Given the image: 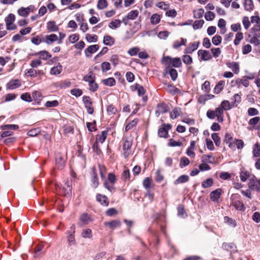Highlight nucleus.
Instances as JSON below:
<instances>
[{"label": "nucleus", "instance_id": "nucleus-24", "mask_svg": "<svg viewBox=\"0 0 260 260\" xmlns=\"http://www.w3.org/2000/svg\"><path fill=\"white\" fill-rule=\"evenodd\" d=\"M92 186L93 188H96L99 185V181H98V178L97 177L96 173L95 172V170L94 168L92 169Z\"/></svg>", "mask_w": 260, "mask_h": 260}, {"label": "nucleus", "instance_id": "nucleus-2", "mask_svg": "<svg viewBox=\"0 0 260 260\" xmlns=\"http://www.w3.org/2000/svg\"><path fill=\"white\" fill-rule=\"evenodd\" d=\"M133 142L132 137L129 136L125 137L122 145L123 154L125 158H127L131 153V147Z\"/></svg>", "mask_w": 260, "mask_h": 260}, {"label": "nucleus", "instance_id": "nucleus-5", "mask_svg": "<svg viewBox=\"0 0 260 260\" xmlns=\"http://www.w3.org/2000/svg\"><path fill=\"white\" fill-rule=\"evenodd\" d=\"M55 186L56 189L59 190V191L64 195L69 194L71 191V186L69 182L66 183L62 188H61L58 184H55Z\"/></svg>", "mask_w": 260, "mask_h": 260}, {"label": "nucleus", "instance_id": "nucleus-19", "mask_svg": "<svg viewBox=\"0 0 260 260\" xmlns=\"http://www.w3.org/2000/svg\"><path fill=\"white\" fill-rule=\"evenodd\" d=\"M21 83L19 80H13L10 81L7 84V87L10 89H14L19 87Z\"/></svg>", "mask_w": 260, "mask_h": 260}, {"label": "nucleus", "instance_id": "nucleus-51", "mask_svg": "<svg viewBox=\"0 0 260 260\" xmlns=\"http://www.w3.org/2000/svg\"><path fill=\"white\" fill-rule=\"evenodd\" d=\"M121 21L118 19L112 21L109 24V27L111 28H116L120 26Z\"/></svg>", "mask_w": 260, "mask_h": 260}, {"label": "nucleus", "instance_id": "nucleus-13", "mask_svg": "<svg viewBox=\"0 0 260 260\" xmlns=\"http://www.w3.org/2000/svg\"><path fill=\"white\" fill-rule=\"evenodd\" d=\"M227 67L230 68L235 74H238L239 73V64L237 62H228L226 63Z\"/></svg>", "mask_w": 260, "mask_h": 260}, {"label": "nucleus", "instance_id": "nucleus-49", "mask_svg": "<svg viewBox=\"0 0 260 260\" xmlns=\"http://www.w3.org/2000/svg\"><path fill=\"white\" fill-rule=\"evenodd\" d=\"M122 179L124 181H129L130 179V173L128 169H125L122 174Z\"/></svg>", "mask_w": 260, "mask_h": 260}, {"label": "nucleus", "instance_id": "nucleus-15", "mask_svg": "<svg viewBox=\"0 0 260 260\" xmlns=\"http://www.w3.org/2000/svg\"><path fill=\"white\" fill-rule=\"evenodd\" d=\"M214 112H215V114L217 117V120L219 122H222L223 121V111L221 108L219 106L214 110Z\"/></svg>", "mask_w": 260, "mask_h": 260}, {"label": "nucleus", "instance_id": "nucleus-34", "mask_svg": "<svg viewBox=\"0 0 260 260\" xmlns=\"http://www.w3.org/2000/svg\"><path fill=\"white\" fill-rule=\"evenodd\" d=\"M138 122V119H135L131 122H128L125 126V131L132 129L134 127L136 126Z\"/></svg>", "mask_w": 260, "mask_h": 260}, {"label": "nucleus", "instance_id": "nucleus-42", "mask_svg": "<svg viewBox=\"0 0 260 260\" xmlns=\"http://www.w3.org/2000/svg\"><path fill=\"white\" fill-rule=\"evenodd\" d=\"M69 236L67 237V241L69 246L74 245L76 244L74 234L68 233Z\"/></svg>", "mask_w": 260, "mask_h": 260}, {"label": "nucleus", "instance_id": "nucleus-9", "mask_svg": "<svg viewBox=\"0 0 260 260\" xmlns=\"http://www.w3.org/2000/svg\"><path fill=\"white\" fill-rule=\"evenodd\" d=\"M200 44V42H194L191 43L189 46L185 49L184 53L190 54L192 53L194 51L197 50L199 47V45Z\"/></svg>", "mask_w": 260, "mask_h": 260}, {"label": "nucleus", "instance_id": "nucleus-6", "mask_svg": "<svg viewBox=\"0 0 260 260\" xmlns=\"http://www.w3.org/2000/svg\"><path fill=\"white\" fill-rule=\"evenodd\" d=\"M58 40V37L55 34H51L46 35L42 39V41L46 43L48 45H51L53 42Z\"/></svg>", "mask_w": 260, "mask_h": 260}, {"label": "nucleus", "instance_id": "nucleus-54", "mask_svg": "<svg viewBox=\"0 0 260 260\" xmlns=\"http://www.w3.org/2000/svg\"><path fill=\"white\" fill-rule=\"evenodd\" d=\"M212 139L214 141L215 145L219 146L220 144V139L217 133H213L212 134Z\"/></svg>", "mask_w": 260, "mask_h": 260}, {"label": "nucleus", "instance_id": "nucleus-18", "mask_svg": "<svg viewBox=\"0 0 260 260\" xmlns=\"http://www.w3.org/2000/svg\"><path fill=\"white\" fill-rule=\"evenodd\" d=\"M62 71V67L58 63L56 66L53 67L50 69V73L52 75H57L60 74Z\"/></svg>", "mask_w": 260, "mask_h": 260}, {"label": "nucleus", "instance_id": "nucleus-38", "mask_svg": "<svg viewBox=\"0 0 260 260\" xmlns=\"http://www.w3.org/2000/svg\"><path fill=\"white\" fill-rule=\"evenodd\" d=\"M213 184V180L212 178H208L204 181L202 183V186L204 188H206L211 187Z\"/></svg>", "mask_w": 260, "mask_h": 260}, {"label": "nucleus", "instance_id": "nucleus-56", "mask_svg": "<svg viewBox=\"0 0 260 260\" xmlns=\"http://www.w3.org/2000/svg\"><path fill=\"white\" fill-rule=\"evenodd\" d=\"M101 68L103 72L104 73L107 72L111 69V66L110 63L108 62H103L101 64Z\"/></svg>", "mask_w": 260, "mask_h": 260}, {"label": "nucleus", "instance_id": "nucleus-37", "mask_svg": "<svg viewBox=\"0 0 260 260\" xmlns=\"http://www.w3.org/2000/svg\"><path fill=\"white\" fill-rule=\"evenodd\" d=\"M250 176V173L248 171L246 170H242L240 173V179L243 182H245L248 177Z\"/></svg>", "mask_w": 260, "mask_h": 260}, {"label": "nucleus", "instance_id": "nucleus-1", "mask_svg": "<svg viewBox=\"0 0 260 260\" xmlns=\"http://www.w3.org/2000/svg\"><path fill=\"white\" fill-rule=\"evenodd\" d=\"M162 62L167 66V68L172 67L179 68L182 65L181 59L179 57L172 58L170 56H166L162 58Z\"/></svg>", "mask_w": 260, "mask_h": 260}, {"label": "nucleus", "instance_id": "nucleus-58", "mask_svg": "<svg viewBox=\"0 0 260 260\" xmlns=\"http://www.w3.org/2000/svg\"><path fill=\"white\" fill-rule=\"evenodd\" d=\"M205 18L207 21L212 20L215 18V14L212 12L208 11L205 13Z\"/></svg>", "mask_w": 260, "mask_h": 260}, {"label": "nucleus", "instance_id": "nucleus-55", "mask_svg": "<svg viewBox=\"0 0 260 260\" xmlns=\"http://www.w3.org/2000/svg\"><path fill=\"white\" fill-rule=\"evenodd\" d=\"M139 51V48L137 47H133L128 50L127 53L131 56H135L138 54Z\"/></svg>", "mask_w": 260, "mask_h": 260}, {"label": "nucleus", "instance_id": "nucleus-7", "mask_svg": "<svg viewBox=\"0 0 260 260\" xmlns=\"http://www.w3.org/2000/svg\"><path fill=\"white\" fill-rule=\"evenodd\" d=\"M198 54L201 60H208L212 58V56L209 51L199 50Z\"/></svg>", "mask_w": 260, "mask_h": 260}, {"label": "nucleus", "instance_id": "nucleus-62", "mask_svg": "<svg viewBox=\"0 0 260 260\" xmlns=\"http://www.w3.org/2000/svg\"><path fill=\"white\" fill-rule=\"evenodd\" d=\"M169 74L171 76L172 80L173 81H175L178 77L177 72L175 69H171L170 70Z\"/></svg>", "mask_w": 260, "mask_h": 260}, {"label": "nucleus", "instance_id": "nucleus-35", "mask_svg": "<svg viewBox=\"0 0 260 260\" xmlns=\"http://www.w3.org/2000/svg\"><path fill=\"white\" fill-rule=\"evenodd\" d=\"M219 107L221 108L223 111H224V110H229L232 108V106L230 102L226 100L222 101Z\"/></svg>", "mask_w": 260, "mask_h": 260}, {"label": "nucleus", "instance_id": "nucleus-31", "mask_svg": "<svg viewBox=\"0 0 260 260\" xmlns=\"http://www.w3.org/2000/svg\"><path fill=\"white\" fill-rule=\"evenodd\" d=\"M37 103H39L42 100V94L40 91H35L32 93V98Z\"/></svg>", "mask_w": 260, "mask_h": 260}, {"label": "nucleus", "instance_id": "nucleus-23", "mask_svg": "<svg viewBox=\"0 0 260 260\" xmlns=\"http://www.w3.org/2000/svg\"><path fill=\"white\" fill-rule=\"evenodd\" d=\"M252 154L255 157H260V144L257 142L253 146Z\"/></svg>", "mask_w": 260, "mask_h": 260}, {"label": "nucleus", "instance_id": "nucleus-27", "mask_svg": "<svg viewBox=\"0 0 260 260\" xmlns=\"http://www.w3.org/2000/svg\"><path fill=\"white\" fill-rule=\"evenodd\" d=\"M245 10L250 11L253 9L254 5L252 0H245L244 3Z\"/></svg>", "mask_w": 260, "mask_h": 260}, {"label": "nucleus", "instance_id": "nucleus-40", "mask_svg": "<svg viewBox=\"0 0 260 260\" xmlns=\"http://www.w3.org/2000/svg\"><path fill=\"white\" fill-rule=\"evenodd\" d=\"M243 39V34L241 32H238L236 35L234 43L235 45H238L241 41Z\"/></svg>", "mask_w": 260, "mask_h": 260}, {"label": "nucleus", "instance_id": "nucleus-59", "mask_svg": "<svg viewBox=\"0 0 260 260\" xmlns=\"http://www.w3.org/2000/svg\"><path fill=\"white\" fill-rule=\"evenodd\" d=\"M71 93L76 97H79L82 95V91L80 89L74 88L71 90Z\"/></svg>", "mask_w": 260, "mask_h": 260}, {"label": "nucleus", "instance_id": "nucleus-48", "mask_svg": "<svg viewBox=\"0 0 260 260\" xmlns=\"http://www.w3.org/2000/svg\"><path fill=\"white\" fill-rule=\"evenodd\" d=\"M82 236L84 238H91L92 237L91 230L89 229L83 230Z\"/></svg>", "mask_w": 260, "mask_h": 260}, {"label": "nucleus", "instance_id": "nucleus-57", "mask_svg": "<svg viewBox=\"0 0 260 260\" xmlns=\"http://www.w3.org/2000/svg\"><path fill=\"white\" fill-rule=\"evenodd\" d=\"M222 38L219 35H215L212 38V41L213 44L215 45H218L221 42Z\"/></svg>", "mask_w": 260, "mask_h": 260}, {"label": "nucleus", "instance_id": "nucleus-11", "mask_svg": "<svg viewBox=\"0 0 260 260\" xmlns=\"http://www.w3.org/2000/svg\"><path fill=\"white\" fill-rule=\"evenodd\" d=\"M222 194V190L218 188L212 191L210 194V198L213 201H217Z\"/></svg>", "mask_w": 260, "mask_h": 260}, {"label": "nucleus", "instance_id": "nucleus-61", "mask_svg": "<svg viewBox=\"0 0 260 260\" xmlns=\"http://www.w3.org/2000/svg\"><path fill=\"white\" fill-rule=\"evenodd\" d=\"M83 80L89 83L91 82V81H93V80H95V77L93 76L92 73H90L89 74L86 75L84 77Z\"/></svg>", "mask_w": 260, "mask_h": 260}, {"label": "nucleus", "instance_id": "nucleus-3", "mask_svg": "<svg viewBox=\"0 0 260 260\" xmlns=\"http://www.w3.org/2000/svg\"><path fill=\"white\" fill-rule=\"evenodd\" d=\"M172 128L170 124H162L161 127L159 128L158 135L160 137L167 138L169 137L168 131Z\"/></svg>", "mask_w": 260, "mask_h": 260}, {"label": "nucleus", "instance_id": "nucleus-53", "mask_svg": "<svg viewBox=\"0 0 260 260\" xmlns=\"http://www.w3.org/2000/svg\"><path fill=\"white\" fill-rule=\"evenodd\" d=\"M204 23L203 20H196L193 24V27L194 29H198L202 27Z\"/></svg>", "mask_w": 260, "mask_h": 260}, {"label": "nucleus", "instance_id": "nucleus-52", "mask_svg": "<svg viewBox=\"0 0 260 260\" xmlns=\"http://www.w3.org/2000/svg\"><path fill=\"white\" fill-rule=\"evenodd\" d=\"M168 145L171 147L181 146L182 143L179 141H176L173 139H170L169 140Z\"/></svg>", "mask_w": 260, "mask_h": 260}, {"label": "nucleus", "instance_id": "nucleus-32", "mask_svg": "<svg viewBox=\"0 0 260 260\" xmlns=\"http://www.w3.org/2000/svg\"><path fill=\"white\" fill-rule=\"evenodd\" d=\"M98 36L96 35H90L86 34L85 35V40L89 43L96 42L98 41Z\"/></svg>", "mask_w": 260, "mask_h": 260}, {"label": "nucleus", "instance_id": "nucleus-22", "mask_svg": "<svg viewBox=\"0 0 260 260\" xmlns=\"http://www.w3.org/2000/svg\"><path fill=\"white\" fill-rule=\"evenodd\" d=\"M47 28L49 31H56L58 30V27L56 24L55 21H50L47 24Z\"/></svg>", "mask_w": 260, "mask_h": 260}, {"label": "nucleus", "instance_id": "nucleus-28", "mask_svg": "<svg viewBox=\"0 0 260 260\" xmlns=\"http://www.w3.org/2000/svg\"><path fill=\"white\" fill-rule=\"evenodd\" d=\"M40 59L47 60L51 57V55L47 51H41L37 53Z\"/></svg>", "mask_w": 260, "mask_h": 260}, {"label": "nucleus", "instance_id": "nucleus-8", "mask_svg": "<svg viewBox=\"0 0 260 260\" xmlns=\"http://www.w3.org/2000/svg\"><path fill=\"white\" fill-rule=\"evenodd\" d=\"M260 121V117L258 116L254 117L251 119H250L248 121V124L251 125V127H248L247 128L249 130H253V129H258L259 126H257L256 124Z\"/></svg>", "mask_w": 260, "mask_h": 260}, {"label": "nucleus", "instance_id": "nucleus-4", "mask_svg": "<svg viewBox=\"0 0 260 260\" xmlns=\"http://www.w3.org/2000/svg\"><path fill=\"white\" fill-rule=\"evenodd\" d=\"M35 7L33 5H30L26 8L21 7L18 10V13L20 16L26 17L30 12H33Z\"/></svg>", "mask_w": 260, "mask_h": 260}, {"label": "nucleus", "instance_id": "nucleus-41", "mask_svg": "<svg viewBox=\"0 0 260 260\" xmlns=\"http://www.w3.org/2000/svg\"><path fill=\"white\" fill-rule=\"evenodd\" d=\"M225 85V81L223 80H220L219 81L218 84L216 85L214 89L215 92L217 93L220 92L223 88Z\"/></svg>", "mask_w": 260, "mask_h": 260}, {"label": "nucleus", "instance_id": "nucleus-10", "mask_svg": "<svg viewBox=\"0 0 260 260\" xmlns=\"http://www.w3.org/2000/svg\"><path fill=\"white\" fill-rule=\"evenodd\" d=\"M99 48L98 45H93L89 46L85 49L84 52L86 56L89 57L91 54L96 52Z\"/></svg>", "mask_w": 260, "mask_h": 260}, {"label": "nucleus", "instance_id": "nucleus-43", "mask_svg": "<svg viewBox=\"0 0 260 260\" xmlns=\"http://www.w3.org/2000/svg\"><path fill=\"white\" fill-rule=\"evenodd\" d=\"M160 16L157 14H153L150 18V21L152 24H156L160 21Z\"/></svg>", "mask_w": 260, "mask_h": 260}, {"label": "nucleus", "instance_id": "nucleus-16", "mask_svg": "<svg viewBox=\"0 0 260 260\" xmlns=\"http://www.w3.org/2000/svg\"><path fill=\"white\" fill-rule=\"evenodd\" d=\"M96 200L100 203L102 205L108 206L109 205V201L106 196L99 193L96 195Z\"/></svg>", "mask_w": 260, "mask_h": 260}, {"label": "nucleus", "instance_id": "nucleus-33", "mask_svg": "<svg viewBox=\"0 0 260 260\" xmlns=\"http://www.w3.org/2000/svg\"><path fill=\"white\" fill-rule=\"evenodd\" d=\"M139 14V12L137 10H132L128 13L126 18L128 19L134 20L138 16Z\"/></svg>", "mask_w": 260, "mask_h": 260}, {"label": "nucleus", "instance_id": "nucleus-47", "mask_svg": "<svg viewBox=\"0 0 260 260\" xmlns=\"http://www.w3.org/2000/svg\"><path fill=\"white\" fill-rule=\"evenodd\" d=\"M180 113V109L175 108L171 111L170 117L172 119H176L179 116Z\"/></svg>", "mask_w": 260, "mask_h": 260}, {"label": "nucleus", "instance_id": "nucleus-30", "mask_svg": "<svg viewBox=\"0 0 260 260\" xmlns=\"http://www.w3.org/2000/svg\"><path fill=\"white\" fill-rule=\"evenodd\" d=\"M186 39L181 38L180 40H176L174 42L173 48L177 49L182 45H185Z\"/></svg>", "mask_w": 260, "mask_h": 260}, {"label": "nucleus", "instance_id": "nucleus-14", "mask_svg": "<svg viewBox=\"0 0 260 260\" xmlns=\"http://www.w3.org/2000/svg\"><path fill=\"white\" fill-rule=\"evenodd\" d=\"M235 85L239 88H241L242 85L247 87L249 86V82L246 79L238 78L235 80Z\"/></svg>", "mask_w": 260, "mask_h": 260}, {"label": "nucleus", "instance_id": "nucleus-50", "mask_svg": "<svg viewBox=\"0 0 260 260\" xmlns=\"http://www.w3.org/2000/svg\"><path fill=\"white\" fill-rule=\"evenodd\" d=\"M189 160L186 157H182L181 158L179 166L181 168L187 166L189 164Z\"/></svg>", "mask_w": 260, "mask_h": 260}, {"label": "nucleus", "instance_id": "nucleus-64", "mask_svg": "<svg viewBox=\"0 0 260 260\" xmlns=\"http://www.w3.org/2000/svg\"><path fill=\"white\" fill-rule=\"evenodd\" d=\"M242 23L245 29H247L250 25V22L249 20V18L247 16L243 17Z\"/></svg>", "mask_w": 260, "mask_h": 260}, {"label": "nucleus", "instance_id": "nucleus-12", "mask_svg": "<svg viewBox=\"0 0 260 260\" xmlns=\"http://www.w3.org/2000/svg\"><path fill=\"white\" fill-rule=\"evenodd\" d=\"M56 164L57 167L61 169L65 165L66 159L64 156H61L60 154H56L55 156Z\"/></svg>", "mask_w": 260, "mask_h": 260}, {"label": "nucleus", "instance_id": "nucleus-39", "mask_svg": "<svg viewBox=\"0 0 260 260\" xmlns=\"http://www.w3.org/2000/svg\"><path fill=\"white\" fill-rule=\"evenodd\" d=\"M15 15L13 14H10L5 19V21L6 22V25H8V24H11V23H14V22L15 21Z\"/></svg>", "mask_w": 260, "mask_h": 260}, {"label": "nucleus", "instance_id": "nucleus-63", "mask_svg": "<svg viewBox=\"0 0 260 260\" xmlns=\"http://www.w3.org/2000/svg\"><path fill=\"white\" fill-rule=\"evenodd\" d=\"M152 183L151 179L149 177L146 178L143 182L144 186L147 189L150 188V186Z\"/></svg>", "mask_w": 260, "mask_h": 260}, {"label": "nucleus", "instance_id": "nucleus-21", "mask_svg": "<svg viewBox=\"0 0 260 260\" xmlns=\"http://www.w3.org/2000/svg\"><path fill=\"white\" fill-rule=\"evenodd\" d=\"M103 43L107 46H112L115 43V39L109 35H106L103 38Z\"/></svg>", "mask_w": 260, "mask_h": 260}, {"label": "nucleus", "instance_id": "nucleus-26", "mask_svg": "<svg viewBox=\"0 0 260 260\" xmlns=\"http://www.w3.org/2000/svg\"><path fill=\"white\" fill-rule=\"evenodd\" d=\"M233 205L237 210L243 211L245 210V207L243 203L240 200L235 201L233 203Z\"/></svg>", "mask_w": 260, "mask_h": 260}, {"label": "nucleus", "instance_id": "nucleus-46", "mask_svg": "<svg viewBox=\"0 0 260 260\" xmlns=\"http://www.w3.org/2000/svg\"><path fill=\"white\" fill-rule=\"evenodd\" d=\"M204 13V10L203 9H199L193 11V16L196 18H201Z\"/></svg>", "mask_w": 260, "mask_h": 260}, {"label": "nucleus", "instance_id": "nucleus-60", "mask_svg": "<svg viewBox=\"0 0 260 260\" xmlns=\"http://www.w3.org/2000/svg\"><path fill=\"white\" fill-rule=\"evenodd\" d=\"M183 62L186 64H190L192 62V59L190 55H185L182 58Z\"/></svg>", "mask_w": 260, "mask_h": 260}, {"label": "nucleus", "instance_id": "nucleus-29", "mask_svg": "<svg viewBox=\"0 0 260 260\" xmlns=\"http://www.w3.org/2000/svg\"><path fill=\"white\" fill-rule=\"evenodd\" d=\"M102 83L107 86H113L115 85L116 81L114 78H109L102 80Z\"/></svg>", "mask_w": 260, "mask_h": 260}, {"label": "nucleus", "instance_id": "nucleus-44", "mask_svg": "<svg viewBox=\"0 0 260 260\" xmlns=\"http://www.w3.org/2000/svg\"><path fill=\"white\" fill-rule=\"evenodd\" d=\"M108 6V2L106 0H99L97 4L99 9L102 10L106 8Z\"/></svg>", "mask_w": 260, "mask_h": 260}, {"label": "nucleus", "instance_id": "nucleus-17", "mask_svg": "<svg viewBox=\"0 0 260 260\" xmlns=\"http://www.w3.org/2000/svg\"><path fill=\"white\" fill-rule=\"evenodd\" d=\"M104 224L106 226H108L111 229H114L119 227L121 225V222L119 220H114L111 221L105 222Z\"/></svg>", "mask_w": 260, "mask_h": 260}, {"label": "nucleus", "instance_id": "nucleus-25", "mask_svg": "<svg viewBox=\"0 0 260 260\" xmlns=\"http://www.w3.org/2000/svg\"><path fill=\"white\" fill-rule=\"evenodd\" d=\"M189 180V176L186 175L180 176L177 179L174 181V184L177 185L180 183L187 182Z\"/></svg>", "mask_w": 260, "mask_h": 260}, {"label": "nucleus", "instance_id": "nucleus-36", "mask_svg": "<svg viewBox=\"0 0 260 260\" xmlns=\"http://www.w3.org/2000/svg\"><path fill=\"white\" fill-rule=\"evenodd\" d=\"M80 221L85 224H88L90 221V218L87 214L84 213L80 216Z\"/></svg>", "mask_w": 260, "mask_h": 260}, {"label": "nucleus", "instance_id": "nucleus-20", "mask_svg": "<svg viewBox=\"0 0 260 260\" xmlns=\"http://www.w3.org/2000/svg\"><path fill=\"white\" fill-rule=\"evenodd\" d=\"M108 131H104L101 134L97 135L96 136V141L101 143H103L107 138Z\"/></svg>", "mask_w": 260, "mask_h": 260}, {"label": "nucleus", "instance_id": "nucleus-45", "mask_svg": "<svg viewBox=\"0 0 260 260\" xmlns=\"http://www.w3.org/2000/svg\"><path fill=\"white\" fill-rule=\"evenodd\" d=\"M79 36L77 34H74L70 35L68 38V41L70 43L73 44L78 41Z\"/></svg>", "mask_w": 260, "mask_h": 260}]
</instances>
